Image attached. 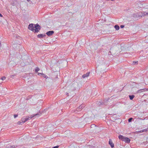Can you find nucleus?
I'll list each match as a JSON object with an SVG mask.
<instances>
[{
  "label": "nucleus",
  "instance_id": "23",
  "mask_svg": "<svg viewBox=\"0 0 148 148\" xmlns=\"http://www.w3.org/2000/svg\"><path fill=\"white\" fill-rule=\"evenodd\" d=\"M18 115L17 114H14V117L16 118L18 116Z\"/></svg>",
  "mask_w": 148,
  "mask_h": 148
},
{
  "label": "nucleus",
  "instance_id": "10",
  "mask_svg": "<svg viewBox=\"0 0 148 148\" xmlns=\"http://www.w3.org/2000/svg\"><path fill=\"white\" fill-rule=\"evenodd\" d=\"M104 102H101L100 101H97L96 102V104L98 106H100L101 105H103L104 104Z\"/></svg>",
  "mask_w": 148,
  "mask_h": 148
},
{
  "label": "nucleus",
  "instance_id": "8",
  "mask_svg": "<svg viewBox=\"0 0 148 148\" xmlns=\"http://www.w3.org/2000/svg\"><path fill=\"white\" fill-rule=\"evenodd\" d=\"M90 72L87 73L86 74H84L82 76V77L83 78H84L86 77H87L88 76H89V74H90Z\"/></svg>",
  "mask_w": 148,
  "mask_h": 148
},
{
  "label": "nucleus",
  "instance_id": "24",
  "mask_svg": "<svg viewBox=\"0 0 148 148\" xmlns=\"http://www.w3.org/2000/svg\"><path fill=\"white\" fill-rule=\"evenodd\" d=\"M124 26H124V25H121L120 26V27H121V28H123V27H124Z\"/></svg>",
  "mask_w": 148,
  "mask_h": 148
},
{
  "label": "nucleus",
  "instance_id": "6",
  "mask_svg": "<svg viewBox=\"0 0 148 148\" xmlns=\"http://www.w3.org/2000/svg\"><path fill=\"white\" fill-rule=\"evenodd\" d=\"M85 106L84 104H82L78 108H77V110H81L83 108H84Z\"/></svg>",
  "mask_w": 148,
  "mask_h": 148
},
{
  "label": "nucleus",
  "instance_id": "21",
  "mask_svg": "<svg viewBox=\"0 0 148 148\" xmlns=\"http://www.w3.org/2000/svg\"><path fill=\"white\" fill-rule=\"evenodd\" d=\"M59 146L58 145H57L56 146H54L52 148H58L59 147Z\"/></svg>",
  "mask_w": 148,
  "mask_h": 148
},
{
  "label": "nucleus",
  "instance_id": "20",
  "mask_svg": "<svg viewBox=\"0 0 148 148\" xmlns=\"http://www.w3.org/2000/svg\"><path fill=\"white\" fill-rule=\"evenodd\" d=\"M17 147V146H16V145H13L11 147H12V148H15L16 147Z\"/></svg>",
  "mask_w": 148,
  "mask_h": 148
},
{
  "label": "nucleus",
  "instance_id": "17",
  "mask_svg": "<svg viewBox=\"0 0 148 148\" xmlns=\"http://www.w3.org/2000/svg\"><path fill=\"white\" fill-rule=\"evenodd\" d=\"M109 99H110L109 98H108L107 99L104 100V102H107L108 101V100H109Z\"/></svg>",
  "mask_w": 148,
  "mask_h": 148
},
{
  "label": "nucleus",
  "instance_id": "30",
  "mask_svg": "<svg viewBox=\"0 0 148 148\" xmlns=\"http://www.w3.org/2000/svg\"><path fill=\"white\" fill-rule=\"evenodd\" d=\"M114 0H111V1H114Z\"/></svg>",
  "mask_w": 148,
  "mask_h": 148
},
{
  "label": "nucleus",
  "instance_id": "5",
  "mask_svg": "<svg viewBox=\"0 0 148 148\" xmlns=\"http://www.w3.org/2000/svg\"><path fill=\"white\" fill-rule=\"evenodd\" d=\"M54 33V32L53 31H49L48 32H47L46 34L48 36H51Z\"/></svg>",
  "mask_w": 148,
  "mask_h": 148
},
{
  "label": "nucleus",
  "instance_id": "25",
  "mask_svg": "<svg viewBox=\"0 0 148 148\" xmlns=\"http://www.w3.org/2000/svg\"><path fill=\"white\" fill-rule=\"evenodd\" d=\"M0 17H2L3 15L2 14H1L0 13Z\"/></svg>",
  "mask_w": 148,
  "mask_h": 148
},
{
  "label": "nucleus",
  "instance_id": "7",
  "mask_svg": "<svg viewBox=\"0 0 148 148\" xmlns=\"http://www.w3.org/2000/svg\"><path fill=\"white\" fill-rule=\"evenodd\" d=\"M46 36V35L45 34H39L37 35V37L39 38H43L45 36Z\"/></svg>",
  "mask_w": 148,
  "mask_h": 148
},
{
  "label": "nucleus",
  "instance_id": "1",
  "mask_svg": "<svg viewBox=\"0 0 148 148\" xmlns=\"http://www.w3.org/2000/svg\"><path fill=\"white\" fill-rule=\"evenodd\" d=\"M41 27L38 24H34L31 23L29 25L28 28L34 33H37L40 29Z\"/></svg>",
  "mask_w": 148,
  "mask_h": 148
},
{
  "label": "nucleus",
  "instance_id": "11",
  "mask_svg": "<svg viewBox=\"0 0 148 148\" xmlns=\"http://www.w3.org/2000/svg\"><path fill=\"white\" fill-rule=\"evenodd\" d=\"M129 97L130 99H131V100L133 99L134 98V97H135L134 95H129Z\"/></svg>",
  "mask_w": 148,
  "mask_h": 148
},
{
  "label": "nucleus",
  "instance_id": "12",
  "mask_svg": "<svg viewBox=\"0 0 148 148\" xmlns=\"http://www.w3.org/2000/svg\"><path fill=\"white\" fill-rule=\"evenodd\" d=\"M114 28L116 30H118L119 29V26L117 25H116L114 26Z\"/></svg>",
  "mask_w": 148,
  "mask_h": 148
},
{
  "label": "nucleus",
  "instance_id": "28",
  "mask_svg": "<svg viewBox=\"0 0 148 148\" xmlns=\"http://www.w3.org/2000/svg\"><path fill=\"white\" fill-rule=\"evenodd\" d=\"M27 1L28 2H29L30 1V0H27Z\"/></svg>",
  "mask_w": 148,
  "mask_h": 148
},
{
  "label": "nucleus",
  "instance_id": "16",
  "mask_svg": "<svg viewBox=\"0 0 148 148\" xmlns=\"http://www.w3.org/2000/svg\"><path fill=\"white\" fill-rule=\"evenodd\" d=\"M138 61H134L132 63L133 64H136L138 63Z\"/></svg>",
  "mask_w": 148,
  "mask_h": 148
},
{
  "label": "nucleus",
  "instance_id": "3",
  "mask_svg": "<svg viewBox=\"0 0 148 148\" xmlns=\"http://www.w3.org/2000/svg\"><path fill=\"white\" fill-rule=\"evenodd\" d=\"M118 138L119 139L124 141L126 143H130V140L128 138L125 137L121 135H119Z\"/></svg>",
  "mask_w": 148,
  "mask_h": 148
},
{
  "label": "nucleus",
  "instance_id": "18",
  "mask_svg": "<svg viewBox=\"0 0 148 148\" xmlns=\"http://www.w3.org/2000/svg\"><path fill=\"white\" fill-rule=\"evenodd\" d=\"M5 77H1V79L2 80H5Z\"/></svg>",
  "mask_w": 148,
  "mask_h": 148
},
{
  "label": "nucleus",
  "instance_id": "14",
  "mask_svg": "<svg viewBox=\"0 0 148 148\" xmlns=\"http://www.w3.org/2000/svg\"><path fill=\"white\" fill-rule=\"evenodd\" d=\"M133 119L132 118H130L129 119L128 121L129 122H130L132 121V120H133Z\"/></svg>",
  "mask_w": 148,
  "mask_h": 148
},
{
  "label": "nucleus",
  "instance_id": "13",
  "mask_svg": "<svg viewBox=\"0 0 148 148\" xmlns=\"http://www.w3.org/2000/svg\"><path fill=\"white\" fill-rule=\"evenodd\" d=\"M40 69L38 67H36L35 70V72H37Z\"/></svg>",
  "mask_w": 148,
  "mask_h": 148
},
{
  "label": "nucleus",
  "instance_id": "2",
  "mask_svg": "<svg viewBox=\"0 0 148 148\" xmlns=\"http://www.w3.org/2000/svg\"><path fill=\"white\" fill-rule=\"evenodd\" d=\"M41 114V113L39 112V113H37L35 114L32 115L30 117H29L28 118L23 117L21 119V121H22V123H23L27 121L29 119H31L32 118L34 117H38L40 116Z\"/></svg>",
  "mask_w": 148,
  "mask_h": 148
},
{
  "label": "nucleus",
  "instance_id": "31",
  "mask_svg": "<svg viewBox=\"0 0 148 148\" xmlns=\"http://www.w3.org/2000/svg\"><path fill=\"white\" fill-rule=\"evenodd\" d=\"M1 84V83H0V84Z\"/></svg>",
  "mask_w": 148,
  "mask_h": 148
},
{
  "label": "nucleus",
  "instance_id": "27",
  "mask_svg": "<svg viewBox=\"0 0 148 148\" xmlns=\"http://www.w3.org/2000/svg\"><path fill=\"white\" fill-rule=\"evenodd\" d=\"M147 142L148 143V137L147 138Z\"/></svg>",
  "mask_w": 148,
  "mask_h": 148
},
{
  "label": "nucleus",
  "instance_id": "22",
  "mask_svg": "<svg viewBox=\"0 0 148 148\" xmlns=\"http://www.w3.org/2000/svg\"><path fill=\"white\" fill-rule=\"evenodd\" d=\"M44 75L43 77H44V76L45 75L42 73H38V75Z\"/></svg>",
  "mask_w": 148,
  "mask_h": 148
},
{
  "label": "nucleus",
  "instance_id": "9",
  "mask_svg": "<svg viewBox=\"0 0 148 148\" xmlns=\"http://www.w3.org/2000/svg\"><path fill=\"white\" fill-rule=\"evenodd\" d=\"M109 145H110L111 147L112 148H113L114 147V144L113 143L112 141L110 140V139L109 140Z\"/></svg>",
  "mask_w": 148,
  "mask_h": 148
},
{
  "label": "nucleus",
  "instance_id": "29",
  "mask_svg": "<svg viewBox=\"0 0 148 148\" xmlns=\"http://www.w3.org/2000/svg\"><path fill=\"white\" fill-rule=\"evenodd\" d=\"M94 126V125H91V126Z\"/></svg>",
  "mask_w": 148,
  "mask_h": 148
},
{
  "label": "nucleus",
  "instance_id": "26",
  "mask_svg": "<svg viewBox=\"0 0 148 148\" xmlns=\"http://www.w3.org/2000/svg\"><path fill=\"white\" fill-rule=\"evenodd\" d=\"M111 53V52L110 51H109V52H108V54L109 55H110V54Z\"/></svg>",
  "mask_w": 148,
  "mask_h": 148
},
{
  "label": "nucleus",
  "instance_id": "15",
  "mask_svg": "<svg viewBox=\"0 0 148 148\" xmlns=\"http://www.w3.org/2000/svg\"><path fill=\"white\" fill-rule=\"evenodd\" d=\"M147 131V129H145L143 130H141L140 131V132H146Z\"/></svg>",
  "mask_w": 148,
  "mask_h": 148
},
{
  "label": "nucleus",
  "instance_id": "4",
  "mask_svg": "<svg viewBox=\"0 0 148 148\" xmlns=\"http://www.w3.org/2000/svg\"><path fill=\"white\" fill-rule=\"evenodd\" d=\"M137 14L138 15V16H140L142 17L143 16H144L145 15H148V12H144L143 13L141 12V13H139V14H134V16L135 17V15H136V16H137Z\"/></svg>",
  "mask_w": 148,
  "mask_h": 148
},
{
  "label": "nucleus",
  "instance_id": "19",
  "mask_svg": "<svg viewBox=\"0 0 148 148\" xmlns=\"http://www.w3.org/2000/svg\"><path fill=\"white\" fill-rule=\"evenodd\" d=\"M18 124H21L22 125L23 123H22V121L21 122V121H19L18 122Z\"/></svg>",
  "mask_w": 148,
  "mask_h": 148
}]
</instances>
